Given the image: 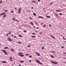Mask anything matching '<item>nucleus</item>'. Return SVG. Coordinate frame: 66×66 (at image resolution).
Returning a JSON list of instances; mask_svg holds the SVG:
<instances>
[{"label":"nucleus","mask_w":66,"mask_h":66,"mask_svg":"<svg viewBox=\"0 0 66 66\" xmlns=\"http://www.w3.org/2000/svg\"><path fill=\"white\" fill-rule=\"evenodd\" d=\"M51 62H52V63H53V64L56 65L57 63V62H56L53 61H51Z\"/></svg>","instance_id":"1"},{"label":"nucleus","mask_w":66,"mask_h":66,"mask_svg":"<svg viewBox=\"0 0 66 66\" xmlns=\"http://www.w3.org/2000/svg\"><path fill=\"white\" fill-rule=\"evenodd\" d=\"M2 51H3V53H4L5 54H6V55H7V54L6 53H7V52H6V51H5V50H2Z\"/></svg>","instance_id":"2"},{"label":"nucleus","mask_w":66,"mask_h":66,"mask_svg":"<svg viewBox=\"0 0 66 66\" xmlns=\"http://www.w3.org/2000/svg\"><path fill=\"white\" fill-rule=\"evenodd\" d=\"M21 7H20V9H19L18 10L19 14L21 13Z\"/></svg>","instance_id":"3"},{"label":"nucleus","mask_w":66,"mask_h":66,"mask_svg":"<svg viewBox=\"0 0 66 66\" xmlns=\"http://www.w3.org/2000/svg\"><path fill=\"white\" fill-rule=\"evenodd\" d=\"M36 54H37V55L38 56H40V54L38 53V52H36Z\"/></svg>","instance_id":"4"},{"label":"nucleus","mask_w":66,"mask_h":66,"mask_svg":"<svg viewBox=\"0 0 66 66\" xmlns=\"http://www.w3.org/2000/svg\"><path fill=\"white\" fill-rule=\"evenodd\" d=\"M19 56H20V57H22L23 56H24V55L21 54L19 55Z\"/></svg>","instance_id":"5"},{"label":"nucleus","mask_w":66,"mask_h":66,"mask_svg":"<svg viewBox=\"0 0 66 66\" xmlns=\"http://www.w3.org/2000/svg\"><path fill=\"white\" fill-rule=\"evenodd\" d=\"M36 61L37 62V63H39L40 62V61H39V60H36Z\"/></svg>","instance_id":"6"},{"label":"nucleus","mask_w":66,"mask_h":66,"mask_svg":"<svg viewBox=\"0 0 66 66\" xmlns=\"http://www.w3.org/2000/svg\"><path fill=\"white\" fill-rule=\"evenodd\" d=\"M2 62L3 63H4V64L6 63V61H3Z\"/></svg>","instance_id":"7"},{"label":"nucleus","mask_w":66,"mask_h":66,"mask_svg":"<svg viewBox=\"0 0 66 66\" xmlns=\"http://www.w3.org/2000/svg\"><path fill=\"white\" fill-rule=\"evenodd\" d=\"M20 63H23V62H24V61L22 60H20Z\"/></svg>","instance_id":"8"},{"label":"nucleus","mask_w":66,"mask_h":66,"mask_svg":"<svg viewBox=\"0 0 66 66\" xmlns=\"http://www.w3.org/2000/svg\"><path fill=\"white\" fill-rule=\"evenodd\" d=\"M30 24H31V25H34V24H33V23L32 22H30Z\"/></svg>","instance_id":"9"},{"label":"nucleus","mask_w":66,"mask_h":66,"mask_svg":"<svg viewBox=\"0 0 66 66\" xmlns=\"http://www.w3.org/2000/svg\"><path fill=\"white\" fill-rule=\"evenodd\" d=\"M6 16V15L4 14V16H3V17H4V18H5Z\"/></svg>","instance_id":"10"},{"label":"nucleus","mask_w":66,"mask_h":66,"mask_svg":"<svg viewBox=\"0 0 66 66\" xmlns=\"http://www.w3.org/2000/svg\"><path fill=\"white\" fill-rule=\"evenodd\" d=\"M51 56L52 57V58H53L54 57V56H53L52 55H51Z\"/></svg>","instance_id":"11"},{"label":"nucleus","mask_w":66,"mask_h":66,"mask_svg":"<svg viewBox=\"0 0 66 66\" xmlns=\"http://www.w3.org/2000/svg\"><path fill=\"white\" fill-rule=\"evenodd\" d=\"M33 14L34 16H36V14L35 13H34Z\"/></svg>","instance_id":"12"},{"label":"nucleus","mask_w":66,"mask_h":66,"mask_svg":"<svg viewBox=\"0 0 66 66\" xmlns=\"http://www.w3.org/2000/svg\"><path fill=\"white\" fill-rule=\"evenodd\" d=\"M46 17H47V18H50V16H47Z\"/></svg>","instance_id":"13"},{"label":"nucleus","mask_w":66,"mask_h":66,"mask_svg":"<svg viewBox=\"0 0 66 66\" xmlns=\"http://www.w3.org/2000/svg\"><path fill=\"white\" fill-rule=\"evenodd\" d=\"M56 12H61V11L60 10H56Z\"/></svg>","instance_id":"14"},{"label":"nucleus","mask_w":66,"mask_h":66,"mask_svg":"<svg viewBox=\"0 0 66 66\" xmlns=\"http://www.w3.org/2000/svg\"><path fill=\"white\" fill-rule=\"evenodd\" d=\"M19 37H22V36H21V35L20 34L19 35Z\"/></svg>","instance_id":"15"},{"label":"nucleus","mask_w":66,"mask_h":66,"mask_svg":"<svg viewBox=\"0 0 66 66\" xmlns=\"http://www.w3.org/2000/svg\"><path fill=\"white\" fill-rule=\"evenodd\" d=\"M39 64H40V65H42L43 64V63L42 62L40 63V62H39Z\"/></svg>","instance_id":"16"},{"label":"nucleus","mask_w":66,"mask_h":66,"mask_svg":"<svg viewBox=\"0 0 66 66\" xmlns=\"http://www.w3.org/2000/svg\"><path fill=\"white\" fill-rule=\"evenodd\" d=\"M31 37H32V38H34V37H35V36H32Z\"/></svg>","instance_id":"17"},{"label":"nucleus","mask_w":66,"mask_h":66,"mask_svg":"<svg viewBox=\"0 0 66 66\" xmlns=\"http://www.w3.org/2000/svg\"><path fill=\"white\" fill-rule=\"evenodd\" d=\"M12 19H13V20H15V18H13Z\"/></svg>","instance_id":"18"},{"label":"nucleus","mask_w":66,"mask_h":66,"mask_svg":"<svg viewBox=\"0 0 66 66\" xmlns=\"http://www.w3.org/2000/svg\"><path fill=\"white\" fill-rule=\"evenodd\" d=\"M42 49L43 50H44V47H42Z\"/></svg>","instance_id":"19"},{"label":"nucleus","mask_w":66,"mask_h":66,"mask_svg":"<svg viewBox=\"0 0 66 66\" xmlns=\"http://www.w3.org/2000/svg\"><path fill=\"white\" fill-rule=\"evenodd\" d=\"M18 54H22V53H18Z\"/></svg>","instance_id":"20"},{"label":"nucleus","mask_w":66,"mask_h":66,"mask_svg":"<svg viewBox=\"0 0 66 66\" xmlns=\"http://www.w3.org/2000/svg\"><path fill=\"white\" fill-rule=\"evenodd\" d=\"M42 16H38V18H41V17Z\"/></svg>","instance_id":"21"},{"label":"nucleus","mask_w":66,"mask_h":66,"mask_svg":"<svg viewBox=\"0 0 66 66\" xmlns=\"http://www.w3.org/2000/svg\"><path fill=\"white\" fill-rule=\"evenodd\" d=\"M18 43H19L20 44H21V43L19 42H18Z\"/></svg>","instance_id":"22"},{"label":"nucleus","mask_w":66,"mask_h":66,"mask_svg":"<svg viewBox=\"0 0 66 66\" xmlns=\"http://www.w3.org/2000/svg\"><path fill=\"white\" fill-rule=\"evenodd\" d=\"M9 41H12V40L11 39L9 38Z\"/></svg>","instance_id":"23"},{"label":"nucleus","mask_w":66,"mask_h":66,"mask_svg":"<svg viewBox=\"0 0 66 66\" xmlns=\"http://www.w3.org/2000/svg\"><path fill=\"white\" fill-rule=\"evenodd\" d=\"M59 15H62V13H59Z\"/></svg>","instance_id":"24"},{"label":"nucleus","mask_w":66,"mask_h":66,"mask_svg":"<svg viewBox=\"0 0 66 66\" xmlns=\"http://www.w3.org/2000/svg\"><path fill=\"white\" fill-rule=\"evenodd\" d=\"M11 50L12 51H14V50L13 49H11Z\"/></svg>","instance_id":"25"},{"label":"nucleus","mask_w":66,"mask_h":66,"mask_svg":"<svg viewBox=\"0 0 66 66\" xmlns=\"http://www.w3.org/2000/svg\"><path fill=\"white\" fill-rule=\"evenodd\" d=\"M32 2V3L34 2V3H36V2L35 1H33Z\"/></svg>","instance_id":"26"},{"label":"nucleus","mask_w":66,"mask_h":66,"mask_svg":"<svg viewBox=\"0 0 66 66\" xmlns=\"http://www.w3.org/2000/svg\"><path fill=\"white\" fill-rule=\"evenodd\" d=\"M5 12H7L8 11L7 10H5Z\"/></svg>","instance_id":"27"},{"label":"nucleus","mask_w":66,"mask_h":66,"mask_svg":"<svg viewBox=\"0 0 66 66\" xmlns=\"http://www.w3.org/2000/svg\"><path fill=\"white\" fill-rule=\"evenodd\" d=\"M10 59H11V60L12 59V57H10V58H9Z\"/></svg>","instance_id":"28"},{"label":"nucleus","mask_w":66,"mask_h":66,"mask_svg":"<svg viewBox=\"0 0 66 66\" xmlns=\"http://www.w3.org/2000/svg\"><path fill=\"white\" fill-rule=\"evenodd\" d=\"M56 15L57 16H58V17L59 16V15H57V14L56 13Z\"/></svg>","instance_id":"29"},{"label":"nucleus","mask_w":66,"mask_h":66,"mask_svg":"<svg viewBox=\"0 0 66 66\" xmlns=\"http://www.w3.org/2000/svg\"><path fill=\"white\" fill-rule=\"evenodd\" d=\"M24 32H27V30H25L23 31Z\"/></svg>","instance_id":"30"},{"label":"nucleus","mask_w":66,"mask_h":66,"mask_svg":"<svg viewBox=\"0 0 66 66\" xmlns=\"http://www.w3.org/2000/svg\"><path fill=\"white\" fill-rule=\"evenodd\" d=\"M61 48H64V47L63 46H61Z\"/></svg>","instance_id":"31"},{"label":"nucleus","mask_w":66,"mask_h":66,"mask_svg":"<svg viewBox=\"0 0 66 66\" xmlns=\"http://www.w3.org/2000/svg\"><path fill=\"white\" fill-rule=\"evenodd\" d=\"M30 19H33V18H31V17H29Z\"/></svg>","instance_id":"32"},{"label":"nucleus","mask_w":66,"mask_h":66,"mask_svg":"<svg viewBox=\"0 0 66 66\" xmlns=\"http://www.w3.org/2000/svg\"><path fill=\"white\" fill-rule=\"evenodd\" d=\"M29 55V54H26V56H27L28 55Z\"/></svg>","instance_id":"33"},{"label":"nucleus","mask_w":66,"mask_h":66,"mask_svg":"<svg viewBox=\"0 0 66 66\" xmlns=\"http://www.w3.org/2000/svg\"><path fill=\"white\" fill-rule=\"evenodd\" d=\"M41 18H42V19H44V17H43L41 16Z\"/></svg>","instance_id":"34"},{"label":"nucleus","mask_w":66,"mask_h":66,"mask_svg":"<svg viewBox=\"0 0 66 66\" xmlns=\"http://www.w3.org/2000/svg\"><path fill=\"white\" fill-rule=\"evenodd\" d=\"M17 36H14V38H17Z\"/></svg>","instance_id":"35"},{"label":"nucleus","mask_w":66,"mask_h":66,"mask_svg":"<svg viewBox=\"0 0 66 66\" xmlns=\"http://www.w3.org/2000/svg\"><path fill=\"white\" fill-rule=\"evenodd\" d=\"M4 49H6V47H4Z\"/></svg>","instance_id":"36"},{"label":"nucleus","mask_w":66,"mask_h":66,"mask_svg":"<svg viewBox=\"0 0 66 66\" xmlns=\"http://www.w3.org/2000/svg\"><path fill=\"white\" fill-rule=\"evenodd\" d=\"M3 2L2 1H0V3H3Z\"/></svg>","instance_id":"37"},{"label":"nucleus","mask_w":66,"mask_h":66,"mask_svg":"<svg viewBox=\"0 0 66 66\" xmlns=\"http://www.w3.org/2000/svg\"><path fill=\"white\" fill-rule=\"evenodd\" d=\"M27 47H30V45H28L27 46Z\"/></svg>","instance_id":"38"},{"label":"nucleus","mask_w":66,"mask_h":66,"mask_svg":"<svg viewBox=\"0 0 66 66\" xmlns=\"http://www.w3.org/2000/svg\"><path fill=\"white\" fill-rule=\"evenodd\" d=\"M10 61H13V60H12V59H10Z\"/></svg>","instance_id":"39"},{"label":"nucleus","mask_w":66,"mask_h":66,"mask_svg":"<svg viewBox=\"0 0 66 66\" xmlns=\"http://www.w3.org/2000/svg\"><path fill=\"white\" fill-rule=\"evenodd\" d=\"M53 3L52 2L50 4V5H52V4Z\"/></svg>","instance_id":"40"},{"label":"nucleus","mask_w":66,"mask_h":66,"mask_svg":"<svg viewBox=\"0 0 66 66\" xmlns=\"http://www.w3.org/2000/svg\"><path fill=\"white\" fill-rule=\"evenodd\" d=\"M32 34L34 35H35V34L34 33H32Z\"/></svg>","instance_id":"41"},{"label":"nucleus","mask_w":66,"mask_h":66,"mask_svg":"<svg viewBox=\"0 0 66 66\" xmlns=\"http://www.w3.org/2000/svg\"><path fill=\"white\" fill-rule=\"evenodd\" d=\"M6 48L8 49H9V47H6Z\"/></svg>","instance_id":"42"},{"label":"nucleus","mask_w":66,"mask_h":66,"mask_svg":"<svg viewBox=\"0 0 66 66\" xmlns=\"http://www.w3.org/2000/svg\"><path fill=\"white\" fill-rule=\"evenodd\" d=\"M29 57H32V56H29Z\"/></svg>","instance_id":"43"},{"label":"nucleus","mask_w":66,"mask_h":66,"mask_svg":"<svg viewBox=\"0 0 66 66\" xmlns=\"http://www.w3.org/2000/svg\"><path fill=\"white\" fill-rule=\"evenodd\" d=\"M49 26H50V27H51V24H50L49 25Z\"/></svg>","instance_id":"44"},{"label":"nucleus","mask_w":66,"mask_h":66,"mask_svg":"<svg viewBox=\"0 0 66 66\" xmlns=\"http://www.w3.org/2000/svg\"><path fill=\"white\" fill-rule=\"evenodd\" d=\"M9 35V34H6V36H8Z\"/></svg>","instance_id":"45"},{"label":"nucleus","mask_w":66,"mask_h":66,"mask_svg":"<svg viewBox=\"0 0 66 66\" xmlns=\"http://www.w3.org/2000/svg\"><path fill=\"white\" fill-rule=\"evenodd\" d=\"M52 52H53L54 53L55 52V51H52Z\"/></svg>","instance_id":"46"},{"label":"nucleus","mask_w":66,"mask_h":66,"mask_svg":"<svg viewBox=\"0 0 66 66\" xmlns=\"http://www.w3.org/2000/svg\"><path fill=\"white\" fill-rule=\"evenodd\" d=\"M63 38L64 39V40L65 39V38L64 37H63Z\"/></svg>","instance_id":"47"},{"label":"nucleus","mask_w":66,"mask_h":66,"mask_svg":"<svg viewBox=\"0 0 66 66\" xmlns=\"http://www.w3.org/2000/svg\"><path fill=\"white\" fill-rule=\"evenodd\" d=\"M2 15H4V13H2Z\"/></svg>","instance_id":"48"},{"label":"nucleus","mask_w":66,"mask_h":66,"mask_svg":"<svg viewBox=\"0 0 66 66\" xmlns=\"http://www.w3.org/2000/svg\"><path fill=\"white\" fill-rule=\"evenodd\" d=\"M33 28H35V26H34L33 27Z\"/></svg>","instance_id":"49"},{"label":"nucleus","mask_w":66,"mask_h":66,"mask_svg":"<svg viewBox=\"0 0 66 66\" xmlns=\"http://www.w3.org/2000/svg\"><path fill=\"white\" fill-rule=\"evenodd\" d=\"M2 14H0V16H2Z\"/></svg>","instance_id":"50"},{"label":"nucleus","mask_w":66,"mask_h":66,"mask_svg":"<svg viewBox=\"0 0 66 66\" xmlns=\"http://www.w3.org/2000/svg\"><path fill=\"white\" fill-rule=\"evenodd\" d=\"M10 38H7V40H9Z\"/></svg>","instance_id":"51"},{"label":"nucleus","mask_w":66,"mask_h":66,"mask_svg":"<svg viewBox=\"0 0 66 66\" xmlns=\"http://www.w3.org/2000/svg\"><path fill=\"white\" fill-rule=\"evenodd\" d=\"M32 62V61H31V60H29V62Z\"/></svg>","instance_id":"52"},{"label":"nucleus","mask_w":66,"mask_h":66,"mask_svg":"<svg viewBox=\"0 0 66 66\" xmlns=\"http://www.w3.org/2000/svg\"><path fill=\"white\" fill-rule=\"evenodd\" d=\"M17 21V20H14V21Z\"/></svg>","instance_id":"53"},{"label":"nucleus","mask_w":66,"mask_h":66,"mask_svg":"<svg viewBox=\"0 0 66 66\" xmlns=\"http://www.w3.org/2000/svg\"><path fill=\"white\" fill-rule=\"evenodd\" d=\"M39 2H40V0H37Z\"/></svg>","instance_id":"54"},{"label":"nucleus","mask_w":66,"mask_h":66,"mask_svg":"<svg viewBox=\"0 0 66 66\" xmlns=\"http://www.w3.org/2000/svg\"><path fill=\"white\" fill-rule=\"evenodd\" d=\"M52 37H53V38H54V37L53 36H52Z\"/></svg>","instance_id":"55"},{"label":"nucleus","mask_w":66,"mask_h":66,"mask_svg":"<svg viewBox=\"0 0 66 66\" xmlns=\"http://www.w3.org/2000/svg\"><path fill=\"white\" fill-rule=\"evenodd\" d=\"M36 29H39V27H37L36 28Z\"/></svg>","instance_id":"56"},{"label":"nucleus","mask_w":66,"mask_h":66,"mask_svg":"<svg viewBox=\"0 0 66 66\" xmlns=\"http://www.w3.org/2000/svg\"><path fill=\"white\" fill-rule=\"evenodd\" d=\"M11 34V32H10L9 33V34Z\"/></svg>","instance_id":"57"},{"label":"nucleus","mask_w":66,"mask_h":66,"mask_svg":"<svg viewBox=\"0 0 66 66\" xmlns=\"http://www.w3.org/2000/svg\"><path fill=\"white\" fill-rule=\"evenodd\" d=\"M43 26L44 27H46V25H44Z\"/></svg>","instance_id":"58"},{"label":"nucleus","mask_w":66,"mask_h":66,"mask_svg":"<svg viewBox=\"0 0 66 66\" xmlns=\"http://www.w3.org/2000/svg\"><path fill=\"white\" fill-rule=\"evenodd\" d=\"M11 12L12 13H13V11H11Z\"/></svg>","instance_id":"59"},{"label":"nucleus","mask_w":66,"mask_h":66,"mask_svg":"<svg viewBox=\"0 0 66 66\" xmlns=\"http://www.w3.org/2000/svg\"><path fill=\"white\" fill-rule=\"evenodd\" d=\"M63 54H66V53H63Z\"/></svg>","instance_id":"60"},{"label":"nucleus","mask_w":66,"mask_h":66,"mask_svg":"<svg viewBox=\"0 0 66 66\" xmlns=\"http://www.w3.org/2000/svg\"><path fill=\"white\" fill-rule=\"evenodd\" d=\"M31 9H33V7H31Z\"/></svg>","instance_id":"61"},{"label":"nucleus","mask_w":66,"mask_h":66,"mask_svg":"<svg viewBox=\"0 0 66 66\" xmlns=\"http://www.w3.org/2000/svg\"><path fill=\"white\" fill-rule=\"evenodd\" d=\"M50 36H51V37H52L53 36L52 35H51Z\"/></svg>","instance_id":"62"},{"label":"nucleus","mask_w":66,"mask_h":66,"mask_svg":"<svg viewBox=\"0 0 66 66\" xmlns=\"http://www.w3.org/2000/svg\"><path fill=\"white\" fill-rule=\"evenodd\" d=\"M17 22H19V21H17Z\"/></svg>","instance_id":"63"},{"label":"nucleus","mask_w":66,"mask_h":66,"mask_svg":"<svg viewBox=\"0 0 66 66\" xmlns=\"http://www.w3.org/2000/svg\"><path fill=\"white\" fill-rule=\"evenodd\" d=\"M19 66H21V65H20V64H19Z\"/></svg>","instance_id":"64"}]
</instances>
